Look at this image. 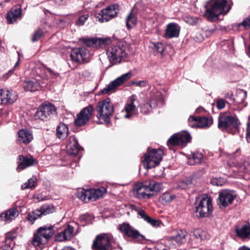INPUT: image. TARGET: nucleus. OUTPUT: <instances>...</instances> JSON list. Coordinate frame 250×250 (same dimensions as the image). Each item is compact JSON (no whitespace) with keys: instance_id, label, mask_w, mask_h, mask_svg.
Segmentation results:
<instances>
[{"instance_id":"obj_21","label":"nucleus","mask_w":250,"mask_h":250,"mask_svg":"<svg viewBox=\"0 0 250 250\" xmlns=\"http://www.w3.org/2000/svg\"><path fill=\"white\" fill-rule=\"evenodd\" d=\"M136 101V96L135 95H133L129 98L124 107V110L126 112V114L124 115L125 118L129 119L135 114L137 109L135 104Z\"/></svg>"},{"instance_id":"obj_9","label":"nucleus","mask_w":250,"mask_h":250,"mask_svg":"<svg viewBox=\"0 0 250 250\" xmlns=\"http://www.w3.org/2000/svg\"><path fill=\"white\" fill-rule=\"evenodd\" d=\"M191 136L186 131H182L174 134L167 140V145L169 149L173 146H185L190 142Z\"/></svg>"},{"instance_id":"obj_10","label":"nucleus","mask_w":250,"mask_h":250,"mask_svg":"<svg viewBox=\"0 0 250 250\" xmlns=\"http://www.w3.org/2000/svg\"><path fill=\"white\" fill-rule=\"evenodd\" d=\"M119 229L125 237H131L135 241L140 243H143L145 241V237L128 223H123L121 225Z\"/></svg>"},{"instance_id":"obj_63","label":"nucleus","mask_w":250,"mask_h":250,"mask_svg":"<svg viewBox=\"0 0 250 250\" xmlns=\"http://www.w3.org/2000/svg\"><path fill=\"white\" fill-rule=\"evenodd\" d=\"M62 250H74L71 247H64V248H63Z\"/></svg>"},{"instance_id":"obj_60","label":"nucleus","mask_w":250,"mask_h":250,"mask_svg":"<svg viewBox=\"0 0 250 250\" xmlns=\"http://www.w3.org/2000/svg\"><path fill=\"white\" fill-rule=\"evenodd\" d=\"M57 5H60L62 4L64 0H52Z\"/></svg>"},{"instance_id":"obj_43","label":"nucleus","mask_w":250,"mask_h":250,"mask_svg":"<svg viewBox=\"0 0 250 250\" xmlns=\"http://www.w3.org/2000/svg\"><path fill=\"white\" fill-rule=\"evenodd\" d=\"M36 177L33 176L32 178H30L27 182L22 184L21 186V188L22 189L34 188L36 185Z\"/></svg>"},{"instance_id":"obj_47","label":"nucleus","mask_w":250,"mask_h":250,"mask_svg":"<svg viewBox=\"0 0 250 250\" xmlns=\"http://www.w3.org/2000/svg\"><path fill=\"white\" fill-rule=\"evenodd\" d=\"M188 125L192 128H198V117L190 116L188 119Z\"/></svg>"},{"instance_id":"obj_20","label":"nucleus","mask_w":250,"mask_h":250,"mask_svg":"<svg viewBox=\"0 0 250 250\" xmlns=\"http://www.w3.org/2000/svg\"><path fill=\"white\" fill-rule=\"evenodd\" d=\"M18 94L13 90L0 89V104H11L17 101Z\"/></svg>"},{"instance_id":"obj_5","label":"nucleus","mask_w":250,"mask_h":250,"mask_svg":"<svg viewBox=\"0 0 250 250\" xmlns=\"http://www.w3.org/2000/svg\"><path fill=\"white\" fill-rule=\"evenodd\" d=\"M115 246L113 236L110 233H102L98 235L93 241V250H112Z\"/></svg>"},{"instance_id":"obj_22","label":"nucleus","mask_w":250,"mask_h":250,"mask_svg":"<svg viewBox=\"0 0 250 250\" xmlns=\"http://www.w3.org/2000/svg\"><path fill=\"white\" fill-rule=\"evenodd\" d=\"M187 235V232L185 230H177L174 235L169 238L168 241L174 246H180L186 242Z\"/></svg>"},{"instance_id":"obj_15","label":"nucleus","mask_w":250,"mask_h":250,"mask_svg":"<svg viewBox=\"0 0 250 250\" xmlns=\"http://www.w3.org/2000/svg\"><path fill=\"white\" fill-rule=\"evenodd\" d=\"M93 111V107L91 105L83 108L77 115L74 120L75 125L78 126H82L86 125L92 115Z\"/></svg>"},{"instance_id":"obj_26","label":"nucleus","mask_w":250,"mask_h":250,"mask_svg":"<svg viewBox=\"0 0 250 250\" xmlns=\"http://www.w3.org/2000/svg\"><path fill=\"white\" fill-rule=\"evenodd\" d=\"M180 31V27L178 24L174 22L169 23L167 26L164 36L168 39L177 38L179 35Z\"/></svg>"},{"instance_id":"obj_41","label":"nucleus","mask_w":250,"mask_h":250,"mask_svg":"<svg viewBox=\"0 0 250 250\" xmlns=\"http://www.w3.org/2000/svg\"><path fill=\"white\" fill-rule=\"evenodd\" d=\"M247 96V92L244 90H239L237 91L235 98L234 99V102L240 104L242 103Z\"/></svg>"},{"instance_id":"obj_1","label":"nucleus","mask_w":250,"mask_h":250,"mask_svg":"<svg viewBox=\"0 0 250 250\" xmlns=\"http://www.w3.org/2000/svg\"><path fill=\"white\" fill-rule=\"evenodd\" d=\"M36 78L25 80L23 86L25 91L33 92L38 90L40 87H44L46 81L50 79H55L59 76V74L43 65H36L32 70Z\"/></svg>"},{"instance_id":"obj_3","label":"nucleus","mask_w":250,"mask_h":250,"mask_svg":"<svg viewBox=\"0 0 250 250\" xmlns=\"http://www.w3.org/2000/svg\"><path fill=\"white\" fill-rule=\"evenodd\" d=\"M97 112L96 117L98 120L96 121L99 124H104L109 125L110 118L114 112L113 104L111 103L110 99L106 98L98 103L96 107Z\"/></svg>"},{"instance_id":"obj_30","label":"nucleus","mask_w":250,"mask_h":250,"mask_svg":"<svg viewBox=\"0 0 250 250\" xmlns=\"http://www.w3.org/2000/svg\"><path fill=\"white\" fill-rule=\"evenodd\" d=\"M21 17V9L20 6L13 8L7 14V19L9 23H12Z\"/></svg>"},{"instance_id":"obj_36","label":"nucleus","mask_w":250,"mask_h":250,"mask_svg":"<svg viewBox=\"0 0 250 250\" xmlns=\"http://www.w3.org/2000/svg\"><path fill=\"white\" fill-rule=\"evenodd\" d=\"M125 22L127 29H130L135 27L137 23V19L136 14L132 11L130 12L126 18Z\"/></svg>"},{"instance_id":"obj_17","label":"nucleus","mask_w":250,"mask_h":250,"mask_svg":"<svg viewBox=\"0 0 250 250\" xmlns=\"http://www.w3.org/2000/svg\"><path fill=\"white\" fill-rule=\"evenodd\" d=\"M117 5H110L101 11L98 17L100 22L108 21L110 19L116 17L118 13Z\"/></svg>"},{"instance_id":"obj_48","label":"nucleus","mask_w":250,"mask_h":250,"mask_svg":"<svg viewBox=\"0 0 250 250\" xmlns=\"http://www.w3.org/2000/svg\"><path fill=\"white\" fill-rule=\"evenodd\" d=\"M200 19L198 17H192V16H187L185 18V21L189 24L194 25L196 24Z\"/></svg>"},{"instance_id":"obj_45","label":"nucleus","mask_w":250,"mask_h":250,"mask_svg":"<svg viewBox=\"0 0 250 250\" xmlns=\"http://www.w3.org/2000/svg\"><path fill=\"white\" fill-rule=\"evenodd\" d=\"M43 32L42 30L41 29L39 28L33 34L31 38L32 41L33 42H35L38 41L43 36Z\"/></svg>"},{"instance_id":"obj_49","label":"nucleus","mask_w":250,"mask_h":250,"mask_svg":"<svg viewBox=\"0 0 250 250\" xmlns=\"http://www.w3.org/2000/svg\"><path fill=\"white\" fill-rule=\"evenodd\" d=\"M131 85H136L140 87H144L148 85V82L146 80L132 81L130 83Z\"/></svg>"},{"instance_id":"obj_57","label":"nucleus","mask_w":250,"mask_h":250,"mask_svg":"<svg viewBox=\"0 0 250 250\" xmlns=\"http://www.w3.org/2000/svg\"><path fill=\"white\" fill-rule=\"evenodd\" d=\"M210 183L213 186H221V182L217 178L212 179L210 181Z\"/></svg>"},{"instance_id":"obj_64","label":"nucleus","mask_w":250,"mask_h":250,"mask_svg":"<svg viewBox=\"0 0 250 250\" xmlns=\"http://www.w3.org/2000/svg\"><path fill=\"white\" fill-rule=\"evenodd\" d=\"M202 110H203V108L202 107H200L196 109L195 112L198 113L200 112Z\"/></svg>"},{"instance_id":"obj_34","label":"nucleus","mask_w":250,"mask_h":250,"mask_svg":"<svg viewBox=\"0 0 250 250\" xmlns=\"http://www.w3.org/2000/svg\"><path fill=\"white\" fill-rule=\"evenodd\" d=\"M138 214L142 219L153 227H156L159 225V221L158 220L151 218L144 210L138 209Z\"/></svg>"},{"instance_id":"obj_23","label":"nucleus","mask_w":250,"mask_h":250,"mask_svg":"<svg viewBox=\"0 0 250 250\" xmlns=\"http://www.w3.org/2000/svg\"><path fill=\"white\" fill-rule=\"evenodd\" d=\"M66 148L68 153L70 155L75 156L82 150V147L79 146L78 142L74 136H71L69 137V141L66 145Z\"/></svg>"},{"instance_id":"obj_61","label":"nucleus","mask_w":250,"mask_h":250,"mask_svg":"<svg viewBox=\"0 0 250 250\" xmlns=\"http://www.w3.org/2000/svg\"><path fill=\"white\" fill-rule=\"evenodd\" d=\"M239 151H240V148H238V149L236 150V151H235L234 153H232V154H230L229 155V158H230V159H232V158H233V159H234V157H234V154H235V153H238Z\"/></svg>"},{"instance_id":"obj_28","label":"nucleus","mask_w":250,"mask_h":250,"mask_svg":"<svg viewBox=\"0 0 250 250\" xmlns=\"http://www.w3.org/2000/svg\"><path fill=\"white\" fill-rule=\"evenodd\" d=\"M19 214V212L17 208H12L1 213L0 217L1 220L6 222H9L17 217Z\"/></svg>"},{"instance_id":"obj_4","label":"nucleus","mask_w":250,"mask_h":250,"mask_svg":"<svg viewBox=\"0 0 250 250\" xmlns=\"http://www.w3.org/2000/svg\"><path fill=\"white\" fill-rule=\"evenodd\" d=\"M195 207L200 217H207L212 211V200L206 194L200 195L196 199Z\"/></svg>"},{"instance_id":"obj_13","label":"nucleus","mask_w":250,"mask_h":250,"mask_svg":"<svg viewBox=\"0 0 250 250\" xmlns=\"http://www.w3.org/2000/svg\"><path fill=\"white\" fill-rule=\"evenodd\" d=\"M239 125L238 120L233 117L220 115L218 117V127L222 130L229 131L232 129H236Z\"/></svg>"},{"instance_id":"obj_51","label":"nucleus","mask_w":250,"mask_h":250,"mask_svg":"<svg viewBox=\"0 0 250 250\" xmlns=\"http://www.w3.org/2000/svg\"><path fill=\"white\" fill-rule=\"evenodd\" d=\"M88 14H85L82 16H81L79 19L77 21L76 23L78 26H82L84 24L85 21L88 19Z\"/></svg>"},{"instance_id":"obj_32","label":"nucleus","mask_w":250,"mask_h":250,"mask_svg":"<svg viewBox=\"0 0 250 250\" xmlns=\"http://www.w3.org/2000/svg\"><path fill=\"white\" fill-rule=\"evenodd\" d=\"M236 235L243 239L250 238V226L245 225L240 228H236L235 229Z\"/></svg>"},{"instance_id":"obj_25","label":"nucleus","mask_w":250,"mask_h":250,"mask_svg":"<svg viewBox=\"0 0 250 250\" xmlns=\"http://www.w3.org/2000/svg\"><path fill=\"white\" fill-rule=\"evenodd\" d=\"M74 228L68 225L63 230L58 233L55 236V240L62 242L70 239L74 235Z\"/></svg>"},{"instance_id":"obj_14","label":"nucleus","mask_w":250,"mask_h":250,"mask_svg":"<svg viewBox=\"0 0 250 250\" xmlns=\"http://www.w3.org/2000/svg\"><path fill=\"white\" fill-rule=\"evenodd\" d=\"M236 197V194L233 190H222L219 194L218 205L221 208H226L231 204Z\"/></svg>"},{"instance_id":"obj_39","label":"nucleus","mask_w":250,"mask_h":250,"mask_svg":"<svg viewBox=\"0 0 250 250\" xmlns=\"http://www.w3.org/2000/svg\"><path fill=\"white\" fill-rule=\"evenodd\" d=\"M203 159V155L201 153L196 152L192 154V157L189 159L188 163L192 165L201 163Z\"/></svg>"},{"instance_id":"obj_46","label":"nucleus","mask_w":250,"mask_h":250,"mask_svg":"<svg viewBox=\"0 0 250 250\" xmlns=\"http://www.w3.org/2000/svg\"><path fill=\"white\" fill-rule=\"evenodd\" d=\"M206 232L200 229H197L193 231V235L197 239H199L200 240H203L206 238L205 237Z\"/></svg>"},{"instance_id":"obj_44","label":"nucleus","mask_w":250,"mask_h":250,"mask_svg":"<svg viewBox=\"0 0 250 250\" xmlns=\"http://www.w3.org/2000/svg\"><path fill=\"white\" fill-rule=\"evenodd\" d=\"M40 216H41L40 211L39 209H36L29 213L27 215V218L29 221L31 222V224H33Z\"/></svg>"},{"instance_id":"obj_6","label":"nucleus","mask_w":250,"mask_h":250,"mask_svg":"<svg viewBox=\"0 0 250 250\" xmlns=\"http://www.w3.org/2000/svg\"><path fill=\"white\" fill-rule=\"evenodd\" d=\"M163 155L164 152L161 149L149 150L148 148L143 160L145 167L148 169L156 167L162 161Z\"/></svg>"},{"instance_id":"obj_58","label":"nucleus","mask_w":250,"mask_h":250,"mask_svg":"<svg viewBox=\"0 0 250 250\" xmlns=\"http://www.w3.org/2000/svg\"><path fill=\"white\" fill-rule=\"evenodd\" d=\"M194 40L196 42H202L204 40V37L200 33L197 34L196 37L193 38Z\"/></svg>"},{"instance_id":"obj_54","label":"nucleus","mask_w":250,"mask_h":250,"mask_svg":"<svg viewBox=\"0 0 250 250\" xmlns=\"http://www.w3.org/2000/svg\"><path fill=\"white\" fill-rule=\"evenodd\" d=\"M239 25L243 26L245 28H250V17L244 19Z\"/></svg>"},{"instance_id":"obj_35","label":"nucleus","mask_w":250,"mask_h":250,"mask_svg":"<svg viewBox=\"0 0 250 250\" xmlns=\"http://www.w3.org/2000/svg\"><path fill=\"white\" fill-rule=\"evenodd\" d=\"M56 132L58 138L64 139L66 138L68 134V127L65 124L60 123L57 127Z\"/></svg>"},{"instance_id":"obj_12","label":"nucleus","mask_w":250,"mask_h":250,"mask_svg":"<svg viewBox=\"0 0 250 250\" xmlns=\"http://www.w3.org/2000/svg\"><path fill=\"white\" fill-rule=\"evenodd\" d=\"M162 103V96L160 92L154 89L150 93V103H146L141 106V112L147 114L150 112L152 108L158 106Z\"/></svg>"},{"instance_id":"obj_19","label":"nucleus","mask_w":250,"mask_h":250,"mask_svg":"<svg viewBox=\"0 0 250 250\" xmlns=\"http://www.w3.org/2000/svg\"><path fill=\"white\" fill-rule=\"evenodd\" d=\"M71 58L74 62L82 63L89 57V51L84 47L75 48L72 50Z\"/></svg>"},{"instance_id":"obj_7","label":"nucleus","mask_w":250,"mask_h":250,"mask_svg":"<svg viewBox=\"0 0 250 250\" xmlns=\"http://www.w3.org/2000/svg\"><path fill=\"white\" fill-rule=\"evenodd\" d=\"M106 54L110 63H120L122 59L127 56L126 46L122 44L111 45L108 47Z\"/></svg>"},{"instance_id":"obj_16","label":"nucleus","mask_w":250,"mask_h":250,"mask_svg":"<svg viewBox=\"0 0 250 250\" xmlns=\"http://www.w3.org/2000/svg\"><path fill=\"white\" fill-rule=\"evenodd\" d=\"M132 73L128 72L118 77L114 80L111 81L104 88L103 90V92L104 94L107 93L109 91H113L119 86L127 82L132 77Z\"/></svg>"},{"instance_id":"obj_8","label":"nucleus","mask_w":250,"mask_h":250,"mask_svg":"<svg viewBox=\"0 0 250 250\" xmlns=\"http://www.w3.org/2000/svg\"><path fill=\"white\" fill-rule=\"evenodd\" d=\"M54 232V230L51 226H45L40 227L34 235L33 244L35 246H39L41 244H44L53 236Z\"/></svg>"},{"instance_id":"obj_40","label":"nucleus","mask_w":250,"mask_h":250,"mask_svg":"<svg viewBox=\"0 0 250 250\" xmlns=\"http://www.w3.org/2000/svg\"><path fill=\"white\" fill-rule=\"evenodd\" d=\"M212 122L206 117L198 118V128H205L211 125Z\"/></svg>"},{"instance_id":"obj_59","label":"nucleus","mask_w":250,"mask_h":250,"mask_svg":"<svg viewBox=\"0 0 250 250\" xmlns=\"http://www.w3.org/2000/svg\"><path fill=\"white\" fill-rule=\"evenodd\" d=\"M225 97L226 98L229 99L231 101H232L234 102V98H233L232 92H228L226 93L225 94Z\"/></svg>"},{"instance_id":"obj_2","label":"nucleus","mask_w":250,"mask_h":250,"mask_svg":"<svg viewBox=\"0 0 250 250\" xmlns=\"http://www.w3.org/2000/svg\"><path fill=\"white\" fill-rule=\"evenodd\" d=\"M231 5V0H210L205 5L204 16L209 21H216L220 15H225L229 12Z\"/></svg>"},{"instance_id":"obj_31","label":"nucleus","mask_w":250,"mask_h":250,"mask_svg":"<svg viewBox=\"0 0 250 250\" xmlns=\"http://www.w3.org/2000/svg\"><path fill=\"white\" fill-rule=\"evenodd\" d=\"M146 187L149 193L154 194V196L162 189L161 184L153 180H147L145 182Z\"/></svg>"},{"instance_id":"obj_18","label":"nucleus","mask_w":250,"mask_h":250,"mask_svg":"<svg viewBox=\"0 0 250 250\" xmlns=\"http://www.w3.org/2000/svg\"><path fill=\"white\" fill-rule=\"evenodd\" d=\"M132 194L139 199H149L154 196V194L148 192L145 182L136 184L132 189Z\"/></svg>"},{"instance_id":"obj_62","label":"nucleus","mask_w":250,"mask_h":250,"mask_svg":"<svg viewBox=\"0 0 250 250\" xmlns=\"http://www.w3.org/2000/svg\"><path fill=\"white\" fill-rule=\"evenodd\" d=\"M238 250H250V249L246 246H243L240 247Z\"/></svg>"},{"instance_id":"obj_42","label":"nucleus","mask_w":250,"mask_h":250,"mask_svg":"<svg viewBox=\"0 0 250 250\" xmlns=\"http://www.w3.org/2000/svg\"><path fill=\"white\" fill-rule=\"evenodd\" d=\"M89 193H90L89 190H84L82 189L77 192V196L82 201L87 202V200H90L89 199Z\"/></svg>"},{"instance_id":"obj_33","label":"nucleus","mask_w":250,"mask_h":250,"mask_svg":"<svg viewBox=\"0 0 250 250\" xmlns=\"http://www.w3.org/2000/svg\"><path fill=\"white\" fill-rule=\"evenodd\" d=\"M90 195L89 199L95 201L100 197H102L103 195L106 192V189L104 187H100L97 188H93L89 190Z\"/></svg>"},{"instance_id":"obj_37","label":"nucleus","mask_w":250,"mask_h":250,"mask_svg":"<svg viewBox=\"0 0 250 250\" xmlns=\"http://www.w3.org/2000/svg\"><path fill=\"white\" fill-rule=\"evenodd\" d=\"M176 196L170 192H166L164 193L159 198V200L163 205L170 203L175 199Z\"/></svg>"},{"instance_id":"obj_29","label":"nucleus","mask_w":250,"mask_h":250,"mask_svg":"<svg viewBox=\"0 0 250 250\" xmlns=\"http://www.w3.org/2000/svg\"><path fill=\"white\" fill-rule=\"evenodd\" d=\"M18 134V141L20 143L27 144L30 143L33 139L32 133L26 129H21Z\"/></svg>"},{"instance_id":"obj_27","label":"nucleus","mask_w":250,"mask_h":250,"mask_svg":"<svg viewBox=\"0 0 250 250\" xmlns=\"http://www.w3.org/2000/svg\"><path fill=\"white\" fill-rule=\"evenodd\" d=\"M18 163L19 165L17 170L20 171V170L23 169L36 164V160L31 156H23L21 155L19 156Z\"/></svg>"},{"instance_id":"obj_52","label":"nucleus","mask_w":250,"mask_h":250,"mask_svg":"<svg viewBox=\"0 0 250 250\" xmlns=\"http://www.w3.org/2000/svg\"><path fill=\"white\" fill-rule=\"evenodd\" d=\"M153 48L158 52L162 54L164 51V46L161 42H156L153 44Z\"/></svg>"},{"instance_id":"obj_24","label":"nucleus","mask_w":250,"mask_h":250,"mask_svg":"<svg viewBox=\"0 0 250 250\" xmlns=\"http://www.w3.org/2000/svg\"><path fill=\"white\" fill-rule=\"evenodd\" d=\"M110 41L109 38H83L82 39L83 42L86 46L96 48L107 44Z\"/></svg>"},{"instance_id":"obj_53","label":"nucleus","mask_w":250,"mask_h":250,"mask_svg":"<svg viewBox=\"0 0 250 250\" xmlns=\"http://www.w3.org/2000/svg\"><path fill=\"white\" fill-rule=\"evenodd\" d=\"M17 53H18V60L15 63V64H14L13 68L9 71V72L10 73H13L14 71L19 69V68L20 62V61H21L20 60L21 54L19 52H17Z\"/></svg>"},{"instance_id":"obj_56","label":"nucleus","mask_w":250,"mask_h":250,"mask_svg":"<svg viewBox=\"0 0 250 250\" xmlns=\"http://www.w3.org/2000/svg\"><path fill=\"white\" fill-rule=\"evenodd\" d=\"M246 139L248 142L250 143V123H247L246 129Z\"/></svg>"},{"instance_id":"obj_11","label":"nucleus","mask_w":250,"mask_h":250,"mask_svg":"<svg viewBox=\"0 0 250 250\" xmlns=\"http://www.w3.org/2000/svg\"><path fill=\"white\" fill-rule=\"evenodd\" d=\"M56 114V108L53 104H45L39 107L35 113V117L36 119L47 121Z\"/></svg>"},{"instance_id":"obj_38","label":"nucleus","mask_w":250,"mask_h":250,"mask_svg":"<svg viewBox=\"0 0 250 250\" xmlns=\"http://www.w3.org/2000/svg\"><path fill=\"white\" fill-rule=\"evenodd\" d=\"M39 210L41 212V216L42 215H45L54 212L55 208L52 205L45 204L41 206Z\"/></svg>"},{"instance_id":"obj_50","label":"nucleus","mask_w":250,"mask_h":250,"mask_svg":"<svg viewBox=\"0 0 250 250\" xmlns=\"http://www.w3.org/2000/svg\"><path fill=\"white\" fill-rule=\"evenodd\" d=\"M92 217L89 214H85L80 216V220L82 222H83L84 224H88L90 222Z\"/></svg>"},{"instance_id":"obj_55","label":"nucleus","mask_w":250,"mask_h":250,"mask_svg":"<svg viewBox=\"0 0 250 250\" xmlns=\"http://www.w3.org/2000/svg\"><path fill=\"white\" fill-rule=\"evenodd\" d=\"M217 107L219 109L224 108L225 106V102L223 99H218L216 102Z\"/></svg>"}]
</instances>
